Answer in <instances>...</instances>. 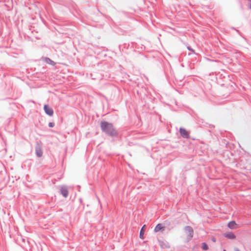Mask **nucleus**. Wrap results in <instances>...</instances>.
I'll use <instances>...</instances> for the list:
<instances>
[{
	"label": "nucleus",
	"mask_w": 251,
	"mask_h": 251,
	"mask_svg": "<svg viewBox=\"0 0 251 251\" xmlns=\"http://www.w3.org/2000/svg\"><path fill=\"white\" fill-rule=\"evenodd\" d=\"M194 231L191 226L185 227L184 234V240L186 242L189 241L193 236Z\"/></svg>",
	"instance_id": "f03ea898"
},
{
	"label": "nucleus",
	"mask_w": 251,
	"mask_h": 251,
	"mask_svg": "<svg viewBox=\"0 0 251 251\" xmlns=\"http://www.w3.org/2000/svg\"><path fill=\"white\" fill-rule=\"evenodd\" d=\"M179 132L181 136L184 138H189V133L184 128L181 127L179 129Z\"/></svg>",
	"instance_id": "7ed1b4c3"
},
{
	"label": "nucleus",
	"mask_w": 251,
	"mask_h": 251,
	"mask_svg": "<svg viewBox=\"0 0 251 251\" xmlns=\"http://www.w3.org/2000/svg\"><path fill=\"white\" fill-rule=\"evenodd\" d=\"M235 251H240L238 249H235Z\"/></svg>",
	"instance_id": "dca6fc26"
},
{
	"label": "nucleus",
	"mask_w": 251,
	"mask_h": 251,
	"mask_svg": "<svg viewBox=\"0 0 251 251\" xmlns=\"http://www.w3.org/2000/svg\"><path fill=\"white\" fill-rule=\"evenodd\" d=\"M187 49H188L189 50H190L191 51H192L193 53H194V52H194V50L192 48H191L190 47H187Z\"/></svg>",
	"instance_id": "2eb2a0df"
},
{
	"label": "nucleus",
	"mask_w": 251,
	"mask_h": 251,
	"mask_svg": "<svg viewBox=\"0 0 251 251\" xmlns=\"http://www.w3.org/2000/svg\"><path fill=\"white\" fill-rule=\"evenodd\" d=\"M54 124H53V123H50L49 124V126L50 127H52L54 126Z\"/></svg>",
	"instance_id": "4468645a"
},
{
	"label": "nucleus",
	"mask_w": 251,
	"mask_h": 251,
	"mask_svg": "<svg viewBox=\"0 0 251 251\" xmlns=\"http://www.w3.org/2000/svg\"><path fill=\"white\" fill-rule=\"evenodd\" d=\"M213 241L214 242H215V241H216L215 239L213 238Z\"/></svg>",
	"instance_id": "f3484780"
},
{
	"label": "nucleus",
	"mask_w": 251,
	"mask_h": 251,
	"mask_svg": "<svg viewBox=\"0 0 251 251\" xmlns=\"http://www.w3.org/2000/svg\"><path fill=\"white\" fill-rule=\"evenodd\" d=\"M146 229V225H144L141 228L140 231V235L139 237L141 239H144V234Z\"/></svg>",
	"instance_id": "1a4fd4ad"
},
{
	"label": "nucleus",
	"mask_w": 251,
	"mask_h": 251,
	"mask_svg": "<svg viewBox=\"0 0 251 251\" xmlns=\"http://www.w3.org/2000/svg\"><path fill=\"white\" fill-rule=\"evenodd\" d=\"M225 236L227 237L229 239H235L236 236L232 232H229L226 234H225Z\"/></svg>",
	"instance_id": "9d476101"
},
{
	"label": "nucleus",
	"mask_w": 251,
	"mask_h": 251,
	"mask_svg": "<svg viewBox=\"0 0 251 251\" xmlns=\"http://www.w3.org/2000/svg\"><path fill=\"white\" fill-rule=\"evenodd\" d=\"M61 194L64 197H67L68 195V191L66 187H62L61 188Z\"/></svg>",
	"instance_id": "0eeeda50"
},
{
	"label": "nucleus",
	"mask_w": 251,
	"mask_h": 251,
	"mask_svg": "<svg viewBox=\"0 0 251 251\" xmlns=\"http://www.w3.org/2000/svg\"><path fill=\"white\" fill-rule=\"evenodd\" d=\"M42 59L47 64L52 65H55V63L48 57H43L42 58Z\"/></svg>",
	"instance_id": "6e6552de"
},
{
	"label": "nucleus",
	"mask_w": 251,
	"mask_h": 251,
	"mask_svg": "<svg viewBox=\"0 0 251 251\" xmlns=\"http://www.w3.org/2000/svg\"><path fill=\"white\" fill-rule=\"evenodd\" d=\"M44 110H50L48 105L45 104L44 106Z\"/></svg>",
	"instance_id": "ddd939ff"
},
{
	"label": "nucleus",
	"mask_w": 251,
	"mask_h": 251,
	"mask_svg": "<svg viewBox=\"0 0 251 251\" xmlns=\"http://www.w3.org/2000/svg\"><path fill=\"white\" fill-rule=\"evenodd\" d=\"M248 1L251 2V0H248Z\"/></svg>",
	"instance_id": "6ab92c4d"
},
{
	"label": "nucleus",
	"mask_w": 251,
	"mask_h": 251,
	"mask_svg": "<svg viewBox=\"0 0 251 251\" xmlns=\"http://www.w3.org/2000/svg\"><path fill=\"white\" fill-rule=\"evenodd\" d=\"M100 127L102 130L110 136L117 135L116 130L113 127L110 123L105 121H102L100 123Z\"/></svg>",
	"instance_id": "f257e3e1"
},
{
	"label": "nucleus",
	"mask_w": 251,
	"mask_h": 251,
	"mask_svg": "<svg viewBox=\"0 0 251 251\" xmlns=\"http://www.w3.org/2000/svg\"><path fill=\"white\" fill-rule=\"evenodd\" d=\"M46 113L49 116H52L53 114V111H45Z\"/></svg>",
	"instance_id": "f8f14e48"
},
{
	"label": "nucleus",
	"mask_w": 251,
	"mask_h": 251,
	"mask_svg": "<svg viewBox=\"0 0 251 251\" xmlns=\"http://www.w3.org/2000/svg\"><path fill=\"white\" fill-rule=\"evenodd\" d=\"M249 7L251 9V4L250 5Z\"/></svg>",
	"instance_id": "a211bd4d"
},
{
	"label": "nucleus",
	"mask_w": 251,
	"mask_h": 251,
	"mask_svg": "<svg viewBox=\"0 0 251 251\" xmlns=\"http://www.w3.org/2000/svg\"><path fill=\"white\" fill-rule=\"evenodd\" d=\"M228 226L230 229H236L239 227V226L236 224L235 221H232L228 224Z\"/></svg>",
	"instance_id": "20e7f679"
},
{
	"label": "nucleus",
	"mask_w": 251,
	"mask_h": 251,
	"mask_svg": "<svg viewBox=\"0 0 251 251\" xmlns=\"http://www.w3.org/2000/svg\"><path fill=\"white\" fill-rule=\"evenodd\" d=\"M202 248L204 250H207L208 249L207 245L205 243H202Z\"/></svg>",
	"instance_id": "9b49d317"
},
{
	"label": "nucleus",
	"mask_w": 251,
	"mask_h": 251,
	"mask_svg": "<svg viewBox=\"0 0 251 251\" xmlns=\"http://www.w3.org/2000/svg\"><path fill=\"white\" fill-rule=\"evenodd\" d=\"M36 153L38 157H40L42 156V150L40 146H38L36 148Z\"/></svg>",
	"instance_id": "423d86ee"
},
{
	"label": "nucleus",
	"mask_w": 251,
	"mask_h": 251,
	"mask_svg": "<svg viewBox=\"0 0 251 251\" xmlns=\"http://www.w3.org/2000/svg\"><path fill=\"white\" fill-rule=\"evenodd\" d=\"M224 251H226V250H224Z\"/></svg>",
	"instance_id": "aec40b11"
},
{
	"label": "nucleus",
	"mask_w": 251,
	"mask_h": 251,
	"mask_svg": "<svg viewBox=\"0 0 251 251\" xmlns=\"http://www.w3.org/2000/svg\"><path fill=\"white\" fill-rule=\"evenodd\" d=\"M165 228V227L163 226L161 224H158L156 225V226L155 227L154 231L155 232H159V231L163 230H164Z\"/></svg>",
	"instance_id": "39448f33"
}]
</instances>
